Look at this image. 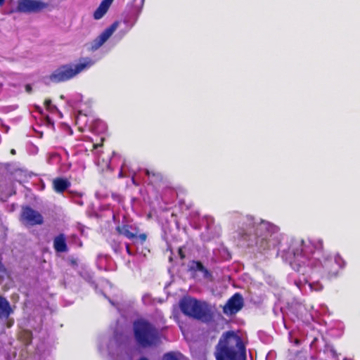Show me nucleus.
Listing matches in <instances>:
<instances>
[{"mask_svg": "<svg viewBox=\"0 0 360 360\" xmlns=\"http://www.w3.org/2000/svg\"><path fill=\"white\" fill-rule=\"evenodd\" d=\"M179 255H181V258H184V255H182V253H181V250H179Z\"/></svg>", "mask_w": 360, "mask_h": 360, "instance_id": "nucleus-28", "label": "nucleus"}, {"mask_svg": "<svg viewBox=\"0 0 360 360\" xmlns=\"http://www.w3.org/2000/svg\"><path fill=\"white\" fill-rule=\"evenodd\" d=\"M113 0H103L94 13V18L99 20L107 13Z\"/></svg>", "mask_w": 360, "mask_h": 360, "instance_id": "nucleus-13", "label": "nucleus"}, {"mask_svg": "<svg viewBox=\"0 0 360 360\" xmlns=\"http://www.w3.org/2000/svg\"><path fill=\"white\" fill-rule=\"evenodd\" d=\"M21 218L23 222L32 226L41 224L43 223V217L41 214L29 207L23 208Z\"/></svg>", "mask_w": 360, "mask_h": 360, "instance_id": "nucleus-9", "label": "nucleus"}, {"mask_svg": "<svg viewBox=\"0 0 360 360\" xmlns=\"http://www.w3.org/2000/svg\"><path fill=\"white\" fill-rule=\"evenodd\" d=\"M44 105H46V107L48 108V109H51V101L50 99H46L45 101H44Z\"/></svg>", "mask_w": 360, "mask_h": 360, "instance_id": "nucleus-19", "label": "nucleus"}, {"mask_svg": "<svg viewBox=\"0 0 360 360\" xmlns=\"http://www.w3.org/2000/svg\"><path fill=\"white\" fill-rule=\"evenodd\" d=\"M127 360H131V356L127 355Z\"/></svg>", "mask_w": 360, "mask_h": 360, "instance_id": "nucleus-30", "label": "nucleus"}, {"mask_svg": "<svg viewBox=\"0 0 360 360\" xmlns=\"http://www.w3.org/2000/svg\"><path fill=\"white\" fill-rule=\"evenodd\" d=\"M4 271V266L3 264L0 262V271Z\"/></svg>", "mask_w": 360, "mask_h": 360, "instance_id": "nucleus-25", "label": "nucleus"}, {"mask_svg": "<svg viewBox=\"0 0 360 360\" xmlns=\"http://www.w3.org/2000/svg\"><path fill=\"white\" fill-rule=\"evenodd\" d=\"M125 336L122 333L115 332L114 337L110 340L108 345L109 354L113 356L115 352L122 351Z\"/></svg>", "mask_w": 360, "mask_h": 360, "instance_id": "nucleus-12", "label": "nucleus"}, {"mask_svg": "<svg viewBox=\"0 0 360 360\" xmlns=\"http://www.w3.org/2000/svg\"><path fill=\"white\" fill-rule=\"evenodd\" d=\"M70 185V183L64 179L58 178L53 181V186L55 191L62 193L66 190Z\"/></svg>", "mask_w": 360, "mask_h": 360, "instance_id": "nucleus-16", "label": "nucleus"}, {"mask_svg": "<svg viewBox=\"0 0 360 360\" xmlns=\"http://www.w3.org/2000/svg\"><path fill=\"white\" fill-rule=\"evenodd\" d=\"M250 301L252 302L254 304H259V303L261 302L262 299L261 298H258L257 300H255L252 298H251Z\"/></svg>", "mask_w": 360, "mask_h": 360, "instance_id": "nucleus-22", "label": "nucleus"}, {"mask_svg": "<svg viewBox=\"0 0 360 360\" xmlns=\"http://www.w3.org/2000/svg\"><path fill=\"white\" fill-rule=\"evenodd\" d=\"M25 90H26L27 92L30 93L31 91V90H32L31 86L29 85V84L26 85Z\"/></svg>", "mask_w": 360, "mask_h": 360, "instance_id": "nucleus-23", "label": "nucleus"}, {"mask_svg": "<svg viewBox=\"0 0 360 360\" xmlns=\"http://www.w3.org/2000/svg\"><path fill=\"white\" fill-rule=\"evenodd\" d=\"M145 172H146V174L148 175V176L152 174L153 176H155V174L153 172H150L149 171L148 169H145Z\"/></svg>", "mask_w": 360, "mask_h": 360, "instance_id": "nucleus-21", "label": "nucleus"}, {"mask_svg": "<svg viewBox=\"0 0 360 360\" xmlns=\"http://www.w3.org/2000/svg\"><path fill=\"white\" fill-rule=\"evenodd\" d=\"M46 7V4L36 0H20L18 2L17 10L20 12L30 13L40 11Z\"/></svg>", "mask_w": 360, "mask_h": 360, "instance_id": "nucleus-10", "label": "nucleus"}, {"mask_svg": "<svg viewBox=\"0 0 360 360\" xmlns=\"http://www.w3.org/2000/svg\"><path fill=\"white\" fill-rule=\"evenodd\" d=\"M12 324H13V323H10V322H9V323H8V327H11V326Z\"/></svg>", "mask_w": 360, "mask_h": 360, "instance_id": "nucleus-29", "label": "nucleus"}, {"mask_svg": "<svg viewBox=\"0 0 360 360\" xmlns=\"http://www.w3.org/2000/svg\"><path fill=\"white\" fill-rule=\"evenodd\" d=\"M189 269L194 274L195 276H200L201 278L207 281H212L211 273L200 262L192 261L189 264Z\"/></svg>", "mask_w": 360, "mask_h": 360, "instance_id": "nucleus-11", "label": "nucleus"}, {"mask_svg": "<svg viewBox=\"0 0 360 360\" xmlns=\"http://www.w3.org/2000/svg\"><path fill=\"white\" fill-rule=\"evenodd\" d=\"M283 239L277 226L249 216V249L252 253L259 255L257 258L264 257L276 248H278L277 255L284 252L285 250L281 243Z\"/></svg>", "mask_w": 360, "mask_h": 360, "instance_id": "nucleus-2", "label": "nucleus"}, {"mask_svg": "<svg viewBox=\"0 0 360 360\" xmlns=\"http://www.w3.org/2000/svg\"><path fill=\"white\" fill-rule=\"evenodd\" d=\"M131 226L128 225H124L122 226H118L117 228V231L127 237L129 239H133L136 237L137 232L133 233L130 231Z\"/></svg>", "mask_w": 360, "mask_h": 360, "instance_id": "nucleus-17", "label": "nucleus"}, {"mask_svg": "<svg viewBox=\"0 0 360 360\" xmlns=\"http://www.w3.org/2000/svg\"><path fill=\"white\" fill-rule=\"evenodd\" d=\"M249 357L250 358L251 360H252L251 354H250Z\"/></svg>", "mask_w": 360, "mask_h": 360, "instance_id": "nucleus-31", "label": "nucleus"}, {"mask_svg": "<svg viewBox=\"0 0 360 360\" xmlns=\"http://www.w3.org/2000/svg\"><path fill=\"white\" fill-rule=\"evenodd\" d=\"M138 237L141 240V242H144L146 239V236L143 233L140 234Z\"/></svg>", "mask_w": 360, "mask_h": 360, "instance_id": "nucleus-20", "label": "nucleus"}, {"mask_svg": "<svg viewBox=\"0 0 360 360\" xmlns=\"http://www.w3.org/2000/svg\"><path fill=\"white\" fill-rule=\"evenodd\" d=\"M53 248L56 252H65L68 251L66 238L64 234L61 233L53 240Z\"/></svg>", "mask_w": 360, "mask_h": 360, "instance_id": "nucleus-15", "label": "nucleus"}, {"mask_svg": "<svg viewBox=\"0 0 360 360\" xmlns=\"http://www.w3.org/2000/svg\"><path fill=\"white\" fill-rule=\"evenodd\" d=\"M163 360H179L176 355L173 353H167L165 354Z\"/></svg>", "mask_w": 360, "mask_h": 360, "instance_id": "nucleus-18", "label": "nucleus"}, {"mask_svg": "<svg viewBox=\"0 0 360 360\" xmlns=\"http://www.w3.org/2000/svg\"><path fill=\"white\" fill-rule=\"evenodd\" d=\"M215 356L217 360H246L245 347L240 337L228 332L220 339Z\"/></svg>", "mask_w": 360, "mask_h": 360, "instance_id": "nucleus-3", "label": "nucleus"}, {"mask_svg": "<svg viewBox=\"0 0 360 360\" xmlns=\"http://www.w3.org/2000/svg\"><path fill=\"white\" fill-rule=\"evenodd\" d=\"M181 311L191 317L207 321L211 319V311L208 304L195 299L185 298L180 302Z\"/></svg>", "mask_w": 360, "mask_h": 360, "instance_id": "nucleus-6", "label": "nucleus"}, {"mask_svg": "<svg viewBox=\"0 0 360 360\" xmlns=\"http://www.w3.org/2000/svg\"><path fill=\"white\" fill-rule=\"evenodd\" d=\"M5 2V0H0V6H2Z\"/></svg>", "mask_w": 360, "mask_h": 360, "instance_id": "nucleus-26", "label": "nucleus"}, {"mask_svg": "<svg viewBox=\"0 0 360 360\" xmlns=\"http://www.w3.org/2000/svg\"><path fill=\"white\" fill-rule=\"evenodd\" d=\"M94 63L95 62L89 58H82L77 63H68L59 66L52 72L49 79L53 83L67 82L90 68Z\"/></svg>", "mask_w": 360, "mask_h": 360, "instance_id": "nucleus-4", "label": "nucleus"}, {"mask_svg": "<svg viewBox=\"0 0 360 360\" xmlns=\"http://www.w3.org/2000/svg\"><path fill=\"white\" fill-rule=\"evenodd\" d=\"M11 154L15 155V150L14 149H12L11 150Z\"/></svg>", "mask_w": 360, "mask_h": 360, "instance_id": "nucleus-27", "label": "nucleus"}, {"mask_svg": "<svg viewBox=\"0 0 360 360\" xmlns=\"http://www.w3.org/2000/svg\"><path fill=\"white\" fill-rule=\"evenodd\" d=\"M134 333L136 342L142 347L155 345L159 340L156 328L144 320H139L134 323Z\"/></svg>", "mask_w": 360, "mask_h": 360, "instance_id": "nucleus-5", "label": "nucleus"}, {"mask_svg": "<svg viewBox=\"0 0 360 360\" xmlns=\"http://www.w3.org/2000/svg\"><path fill=\"white\" fill-rule=\"evenodd\" d=\"M286 259L292 269L302 275L303 278H300L295 283L300 290L305 292L307 289L310 291L322 289V285L319 281H313L316 278V274L328 278L336 276L345 265L339 255L331 257L324 254L321 240H292Z\"/></svg>", "mask_w": 360, "mask_h": 360, "instance_id": "nucleus-1", "label": "nucleus"}, {"mask_svg": "<svg viewBox=\"0 0 360 360\" xmlns=\"http://www.w3.org/2000/svg\"><path fill=\"white\" fill-rule=\"evenodd\" d=\"M124 34H125V32H123V33L122 34V35H121L120 38H122V37L123 35H124Z\"/></svg>", "mask_w": 360, "mask_h": 360, "instance_id": "nucleus-32", "label": "nucleus"}, {"mask_svg": "<svg viewBox=\"0 0 360 360\" xmlns=\"http://www.w3.org/2000/svg\"><path fill=\"white\" fill-rule=\"evenodd\" d=\"M119 26V22H114L109 27L102 32L91 43L90 49L93 51L98 50L112 35Z\"/></svg>", "mask_w": 360, "mask_h": 360, "instance_id": "nucleus-7", "label": "nucleus"}, {"mask_svg": "<svg viewBox=\"0 0 360 360\" xmlns=\"http://www.w3.org/2000/svg\"><path fill=\"white\" fill-rule=\"evenodd\" d=\"M243 306V298L239 293H235L228 300L223 307V311L226 315L236 314Z\"/></svg>", "mask_w": 360, "mask_h": 360, "instance_id": "nucleus-8", "label": "nucleus"}, {"mask_svg": "<svg viewBox=\"0 0 360 360\" xmlns=\"http://www.w3.org/2000/svg\"><path fill=\"white\" fill-rule=\"evenodd\" d=\"M126 249H127V253H128L129 255H131V254H132V253H131V250H130V249H129V245H128V244H127V245H126Z\"/></svg>", "mask_w": 360, "mask_h": 360, "instance_id": "nucleus-24", "label": "nucleus"}, {"mask_svg": "<svg viewBox=\"0 0 360 360\" xmlns=\"http://www.w3.org/2000/svg\"><path fill=\"white\" fill-rule=\"evenodd\" d=\"M13 310L8 300L0 296V319H8Z\"/></svg>", "mask_w": 360, "mask_h": 360, "instance_id": "nucleus-14", "label": "nucleus"}]
</instances>
